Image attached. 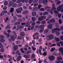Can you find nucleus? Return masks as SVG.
I'll list each match as a JSON object with an SVG mask.
<instances>
[{
	"label": "nucleus",
	"mask_w": 63,
	"mask_h": 63,
	"mask_svg": "<svg viewBox=\"0 0 63 63\" xmlns=\"http://www.w3.org/2000/svg\"><path fill=\"white\" fill-rule=\"evenodd\" d=\"M17 37V35L16 34H14L13 35H12L10 36L11 39H9V41H11V40L12 41H14L15 40V39H16Z\"/></svg>",
	"instance_id": "obj_1"
},
{
	"label": "nucleus",
	"mask_w": 63,
	"mask_h": 63,
	"mask_svg": "<svg viewBox=\"0 0 63 63\" xmlns=\"http://www.w3.org/2000/svg\"><path fill=\"white\" fill-rule=\"evenodd\" d=\"M54 38V36L52 35H49L46 37V39L48 41H50L53 39Z\"/></svg>",
	"instance_id": "obj_2"
},
{
	"label": "nucleus",
	"mask_w": 63,
	"mask_h": 63,
	"mask_svg": "<svg viewBox=\"0 0 63 63\" xmlns=\"http://www.w3.org/2000/svg\"><path fill=\"white\" fill-rule=\"evenodd\" d=\"M4 36L0 35V40H1L0 41V42L1 43H3L4 42L5 40L4 39H4Z\"/></svg>",
	"instance_id": "obj_3"
},
{
	"label": "nucleus",
	"mask_w": 63,
	"mask_h": 63,
	"mask_svg": "<svg viewBox=\"0 0 63 63\" xmlns=\"http://www.w3.org/2000/svg\"><path fill=\"white\" fill-rule=\"evenodd\" d=\"M23 8L21 7H20L19 9H17L16 11L17 12V13L19 14V13H21V11L22 10Z\"/></svg>",
	"instance_id": "obj_4"
},
{
	"label": "nucleus",
	"mask_w": 63,
	"mask_h": 63,
	"mask_svg": "<svg viewBox=\"0 0 63 63\" xmlns=\"http://www.w3.org/2000/svg\"><path fill=\"white\" fill-rule=\"evenodd\" d=\"M55 58V57H54L53 56H50L48 57L50 61H53V60H54Z\"/></svg>",
	"instance_id": "obj_5"
},
{
	"label": "nucleus",
	"mask_w": 63,
	"mask_h": 63,
	"mask_svg": "<svg viewBox=\"0 0 63 63\" xmlns=\"http://www.w3.org/2000/svg\"><path fill=\"white\" fill-rule=\"evenodd\" d=\"M56 31H61V30L58 28H56L52 31V33H54Z\"/></svg>",
	"instance_id": "obj_6"
},
{
	"label": "nucleus",
	"mask_w": 63,
	"mask_h": 63,
	"mask_svg": "<svg viewBox=\"0 0 63 63\" xmlns=\"http://www.w3.org/2000/svg\"><path fill=\"white\" fill-rule=\"evenodd\" d=\"M23 57L27 59H28L30 58V54H28L27 55H24Z\"/></svg>",
	"instance_id": "obj_7"
},
{
	"label": "nucleus",
	"mask_w": 63,
	"mask_h": 63,
	"mask_svg": "<svg viewBox=\"0 0 63 63\" xmlns=\"http://www.w3.org/2000/svg\"><path fill=\"white\" fill-rule=\"evenodd\" d=\"M55 5L54 4H52V8H51V9L52 10H55L56 9V8L55 7Z\"/></svg>",
	"instance_id": "obj_8"
},
{
	"label": "nucleus",
	"mask_w": 63,
	"mask_h": 63,
	"mask_svg": "<svg viewBox=\"0 0 63 63\" xmlns=\"http://www.w3.org/2000/svg\"><path fill=\"white\" fill-rule=\"evenodd\" d=\"M59 51L61 52L62 55H63V48L61 47L59 49Z\"/></svg>",
	"instance_id": "obj_9"
},
{
	"label": "nucleus",
	"mask_w": 63,
	"mask_h": 63,
	"mask_svg": "<svg viewBox=\"0 0 63 63\" xmlns=\"http://www.w3.org/2000/svg\"><path fill=\"white\" fill-rule=\"evenodd\" d=\"M21 56L20 55L18 56V57H17V61L18 62L20 61L21 59Z\"/></svg>",
	"instance_id": "obj_10"
},
{
	"label": "nucleus",
	"mask_w": 63,
	"mask_h": 63,
	"mask_svg": "<svg viewBox=\"0 0 63 63\" xmlns=\"http://www.w3.org/2000/svg\"><path fill=\"white\" fill-rule=\"evenodd\" d=\"M18 46H15L13 47V50L14 51H16L18 49Z\"/></svg>",
	"instance_id": "obj_11"
},
{
	"label": "nucleus",
	"mask_w": 63,
	"mask_h": 63,
	"mask_svg": "<svg viewBox=\"0 0 63 63\" xmlns=\"http://www.w3.org/2000/svg\"><path fill=\"white\" fill-rule=\"evenodd\" d=\"M52 24H50L47 27V28L48 29H51L52 28Z\"/></svg>",
	"instance_id": "obj_12"
},
{
	"label": "nucleus",
	"mask_w": 63,
	"mask_h": 63,
	"mask_svg": "<svg viewBox=\"0 0 63 63\" xmlns=\"http://www.w3.org/2000/svg\"><path fill=\"white\" fill-rule=\"evenodd\" d=\"M17 28L20 29L23 28V26H21L20 24H19L17 25Z\"/></svg>",
	"instance_id": "obj_13"
},
{
	"label": "nucleus",
	"mask_w": 63,
	"mask_h": 63,
	"mask_svg": "<svg viewBox=\"0 0 63 63\" xmlns=\"http://www.w3.org/2000/svg\"><path fill=\"white\" fill-rule=\"evenodd\" d=\"M57 60L58 61H60L61 60H62V58L61 56L58 57L57 58Z\"/></svg>",
	"instance_id": "obj_14"
},
{
	"label": "nucleus",
	"mask_w": 63,
	"mask_h": 63,
	"mask_svg": "<svg viewBox=\"0 0 63 63\" xmlns=\"http://www.w3.org/2000/svg\"><path fill=\"white\" fill-rule=\"evenodd\" d=\"M45 27V26L44 25H40V29H42L44 30V28Z\"/></svg>",
	"instance_id": "obj_15"
},
{
	"label": "nucleus",
	"mask_w": 63,
	"mask_h": 63,
	"mask_svg": "<svg viewBox=\"0 0 63 63\" xmlns=\"http://www.w3.org/2000/svg\"><path fill=\"white\" fill-rule=\"evenodd\" d=\"M14 4V3L12 1H11L9 2V7L11 6H12Z\"/></svg>",
	"instance_id": "obj_16"
},
{
	"label": "nucleus",
	"mask_w": 63,
	"mask_h": 63,
	"mask_svg": "<svg viewBox=\"0 0 63 63\" xmlns=\"http://www.w3.org/2000/svg\"><path fill=\"white\" fill-rule=\"evenodd\" d=\"M25 0H18V1H17V3H20L21 1L23 3H24V2Z\"/></svg>",
	"instance_id": "obj_17"
},
{
	"label": "nucleus",
	"mask_w": 63,
	"mask_h": 63,
	"mask_svg": "<svg viewBox=\"0 0 63 63\" xmlns=\"http://www.w3.org/2000/svg\"><path fill=\"white\" fill-rule=\"evenodd\" d=\"M55 41L57 42H59L60 41V39L59 38H57L56 37H55Z\"/></svg>",
	"instance_id": "obj_18"
},
{
	"label": "nucleus",
	"mask_w": 63,
	"mask_h": 63,
	"mask_svg": "<svg viewBox=\"0 0 63 63\" xmlns=\"http://www.w3.org/2000/svg\"><path fill=\"white\" fill-rule=\"evenodd\" d=\"M25 35V34L24 32H22L20 33V36H21L22 37L24 36Z\"/></svg>",
	"instance_id": "obj_19"
},
{
	"label": "nucleus",
	"mask_w": 63,
	"mask_h": 63,
	"mask_svg": "<svg viewBox=\"0 0 63 63\" xmlns=\"http://www.w3.org/2000/svg\"><path fill=\"white\" fill-rule=\"evenodd\" d=\"M38 20L39 21H42V20H43L41 16H40L39 17V18H38Z\"/></svg>",
	"instance_id": "obj_20"
},
{
	"label": "nucleus",
	"mask_w": 63,
	"mask_h": 63,
	"mask_svg": "<svg viewBox=\"0 0 63 63\" xmlns=\"http://www.w3.org/2000/svg\"><path fill=\"white\" fill-rule=\"evenodd\" d=\"M48 31H49L48 30V29H46L44 31V33L45 34H46V33H48Z\"/></svg>",
	"instance_id": "obj_21"
},
{
	"label": "nucleus",
	"mask_w": 63,
	"mask_h": 63,
	"mask_svg": "<svg viewBox=\"0 0 63 63\" xmlns=\"http://www.w3.org/2000/svg\"><path fill=\"white\" fill-rule=\"evenodd\" d=\"M29 12L28 11H24L23 12V14L26 15Z\"/></svg>",
	"instance_id": "obj_22"
},
{
	"label": "nucleus",
	"mask_w": 63,
	"mask_h": 63,
	"mask_svg": "<svg viewBox=\"0 0 63 63\" xmlns=\"http://www.w3.org/2000/svg\"><path fill=\"white\" fill-rule=\"evenodd\" d=\"M32 15L33 16H35L36 15V13L35 12H33L32 13Z\"/></svg>",
	"instance_id": "obj_23"
},
{
	"label": "nucleus",
	"mask_w": 63,
	"mask_h": 63,
	"mask_svg": "<svg viewBox=\"0 0 63 63\" xmlns=\"http://www.w3.org/2000/svg\"><path fill=\"white\" fill-rule=\"evenodd\" d=\"M22 21V19L21 18H19L18 20V22H19L18 23V24H20V22H21Z\"/></svg>",
	"instance_id": "obj_24"
},
{
	"label": "nucleus",
	"mask_w": 63,
	"mask_h": 63,
	"mask_svg": "<svg viewBox=\"0 0 63 63\" xmlns=\"http://www.w3.org/2000/svg\"><path fill=\"white\" fill-rule=\"evenodd\" d=\"M30 25V22H27L26 24V26H27V27H28L29 26V25Z\"/></svg>",
	"instance_id": "obj_25"
},
{
	"label": "nucleus",
	"mask_w": 63,
	"mask_h": 63,
	"mask_svg": "<svg viewBox=\"0 0 63 63\" xmlns=\"http://www.w3.org/2000/svg\"><path fill=\"white\" fill-rule=\"evenodd\" d=\"M47 8H48V9H47V11L48 12H49V11H50V10L49 9V7H47L45 8V9H47Z\"/></svg>",
	"instance_id": "obj_26"
},
{
	"label": "nucleus",
	"mask_w": 63,
	"mask_h": 63,
	"mask_svg": "<svg viewBox=\"0 0 63 63\" xmlns=\"http://www.w3.org/2000/svg\"><path fill=\"white\" fill-rule=\"evenodd\" d=\"M13 18L14 19L15 21H16L17 20V17L15 16H13Z\"/></svg>",
	"instance_id": "obj_27"
},
{
	"label": "nucleus",
	"mask_w": 63,
	"mask_h": 63,
	"mask_svg": "<svg viewBox=\"0 0 63 63\" xmlns=\"http://www.w3.org/2000/svg\"><path fill=\"white\" fill-rule=\"evenodd\" d=\"M47 2V0H44L43 1L42 3L43 4H45Z\"/></svg>",
	"instance_id": "obj_28"
},
{
	"label": "nucleus",
	"mask_w": 63,
	"mask_h": 63,
	"mask_svg": "<svg viewBox=\"0 0 63 63\" xmlns=\"http://www.w3.org/2000/svg\"><path fill=\"white\" fill-rule=\"evenodd\" d=\"M32 21L34 22V21H35L36 20V18L34 17H32Z\"/></svg>",
	"instance_id": "obj_29"
},
{
	"label": "nucleus",
	"mask_w": 63,
	"mask_h": 63,
	"mask_svg": "<svg viewBox=\"0 0 63 63\" xmlns=\"http://www.w3.org/2000/svg\"><path fill=\"white\" fill-rule=\"evenodd\" d=\"M55 49V48H52L50 50V52H51L54 51Z\"/></svg>",
	"instance_id": "obj_30"
},
{
	"label": "nucleus",
	"mask_w": 63,
	"mask_h": 63,
	"mask_svg": "<svg viewBox=\"0 0 63 63\" xmlns=\"http://www.w3.org/2000/svg\"><path fill=\"white\" fill-rule=\"evenodd\" d=\"M35 54H32L31 56V59L32 60L33 59V58H34L35 57Z\"/></svg>",
	"instance_id": "obj_31"
},
{
	"label": "nucleus",
	"mask_w": 63,
	"mask_h": 63,
	"mask_svg": "<svg viewBox=\"0 0 63 63\" xmlns=\"http://www.w3.org/2000/svg\"><path fill=\"white\" fill-rule=\"evenodd\" d=\"M4 4L5 6L7 5L8 4V2L7 1H5L4 3Z\"/></svg>",
	"instance_id": "obj_32"
},
{
	"label": "nucleus",
	"mask_w": 63,
	"mask_h": 63,
	"mask_svg": "<svg viewBox=\"0 0 63 63\" xmlns=\"http://www.w3.org/2000/svg\"><path fill=\"white\" fill-rule=\"evenodd\" d=\"M45 23H46V21L45 20H44L41 22V24H45Z\"/></svg>",
	"instance_id": "obj_33"
},
{
	"label": "nucleus",
	"mask_w": 63,
	"mask_h": 63,
	"mask_svg": "<svg viewBox=\"0 0 63 63\" xmlns=\"http://www.w3.org/2000/svg\"><path fill=\"white\" fill-rule=\"evenodd\" d=\"M41 16L42 17L43 20L46 19V17L45 16Z\"/></svg>",
	"instance_id": "obj_34"
},
{
	"label": "nucleus",
	"mask_w": 63,
	"mask_h": 63,
	"mask_svg": "<svg viewBox=\"0 0 63 63\" xmlns=\"http://www.w3.org/2000/svg\"><path fill=\"white\" fill-rule=\"evenodd\" d=\"M22 39V37L19 36H18V37L17 38V39H19V40H21Z\"/></svg>",
	"instance_id": "obj_35"
},
{
	"label": "nucleus",
	"mask_w": 63,
	"mask_h": 63,
	"mask_svg": "<svg viewBox=\"0 0 63 63\" xmlns=\"http://www.w3.org/2000/svg\"><path fill=\"white\" fill-rule=\"evenodd\" d=\"M16 16H17L19 18H21L22 17V16H21L17 14L16 15Z\"/></svg>",
	"instance_id": "obj_36"
},
{
	"label": "nucleus",
	"mask_w": 63,
	"mask_h": 63,
	"mask_svg": "<svg viewBox=\"0 0 63 63\" xmlns=\"http://www.w3.org/2000/svg\"><path fill=\"white\" fill-rule=\"evenodd\" d=\"M14 8H11V10L9 11L11 13H12V12L14 11Z\"/></svg>",
	"instance_id": "obj_37"
},
{
	"label": "nucleus",
	"mask_w": 63,
	"mask_h": 63,
	"mask_svg": "<svg viewBox=\"0 0 63 63\" xmlns=\"http://www.w3.org/2000/svg\"><path fill=\"white\" fill-rule=\"evenodd\" d=\"M17 5V4L16 3H15L14 4H13L12 5V7H16Z\"/></svg>",
	"instance_id": "obj_38"
},
{
	"label": "nucleus",
	"mask_w": 63,
	"mask_h": 63,
	"mask_svg": "<svg viewBox=\"0 0 63 63\" xmlns=\"http://www.w3.org/2000/svg\"><path fill=\"white\" fill-rule=\"evenodd\" d=\"M5 14V13H4V12L3 11H2V12H1V13L0 14V16H2L3 15Z\"/></svg>",
	"instance_id": "obj_39"
},
{
	"label": "nucleus",
	"mask_w": 63,
	"mask_h": 63,
	"mask_svg": "<svg viewBox=\"0 0 63 63\" xmlns=\"http://www.w3.org/2000/svg\"><path fill=\"white\" fill-rule=\"evenodd\" d=\"M4 51V50L3 48H2L0 50L1 52H3Z\"/></svg>",
	"instance_id": "obj_40"
},
{
	"label": "nucleus",
	"mask_w": 63,
	"mask_h": 63,
	"mask_svg": "<svg viewBox=\"0 0 63 63\" xmlns=\"http://www.w3.org/2000/svg\"><path fill=\"white\" fill-rule=\"evenodd\" d=\"M51 23H53L55 22V20L54 19H52L50 20Z\"/></svg>",
	"instance_id": "obj_41"
},
{
	"label": "nucleus",
	"mask_w": 63,
	"mask_h": 63,
	"mask_svg": "<svg viewBox=\"0 0 63 63\" xmlns=\"http://www.w3.org/2000/svg\"><path fill=\"white\" fill-rule=\"evenodd\" d=\"M60 34V32H56V35L57 36H59Z\"/></svg>",
	"instance_id": "obj_42"
},
{
	"label": "nucleus",
	"mask_w": 63,
	"mask_h": 63,
	"mask_svg": "<svg viewBox=\"0 0 63 63\" xmlns=\"http://www.w3.org/2000/svg\"><path fill=\"white\" fill-rule=\"evenodd\" d=\"M39 54L40 55H42V54L41 53V50H39Z\"/></svg>",
	"instance_id": "obj_43"
},
{
	"label": "nucleus",
	"mask_w": 63,
	"mask_h": 63,
	"mask_svg": "<svg viewBox=\"0 0 63 63\" xmlns=\"http://www.w3.org/2000/svg\"><path fill=\"white\" fill-rule=\"evenodd\" d=\"M10 26L9 25H8L6 27V29H10Z\"/></svg>",
	"instance_id": "obj_44"
},
{
	"label": "nucleus",
	"mask_w": 63,
	"mask_h": 63,
	"mask_svg": "<svg viewBox=\"0 0 63 63\" xmlns=\"http://www.w3.org/2000/svg\"><path fill=\"white\" fill-rule=\"evenodd\" d=\"M44 31V30L43 29H41L39 30V32L41 33H42V32H43Z\"/></svg>",
	"instance_id": "obj_45"
},
{
	"label": "nucleus",
	"mask_w": 63,
	"mask_h": 63,
	"mask_svg": "<svg viewBox=\"0 0 63 63\" xmlns=\"http://www.w3.org/2000/svg\"><path fill=\"white\" fill-rule=\"evenodd\" d=\"M38 0H34L33 2L34 3H36L38 2Z\"/></svg>",
	"instance_id": "obj_46"
},
{
	"label": "nucleus",
	"mask_w": 63,
	"mask_h": 63,
	"mask_svg": "<svg viewBox=\"0 0 63 63\" xmlns=\"http://www.w3.org/2000/svg\"><path fill=\"white\" fill-rule=\"evenodd\" d=\"M61 10V9L60 8H59L58 7L57 8V10L59 12Z\"/></svg>",
	"instance_id": "obj_47"
},
{
	"label": "nucleus",
	"mask_w": 63,
	"mask_h": 63,
	"mask_svg": "<svg viewBox=\"0 0 63 63\" xmlns=\"http://www.w3.org/2000/svg\"><path fill=\"white\" fill-rule=\"evenodd\" d=\"M47 54L46 52H44L43 53V56H46Z\"/></svg>",
	"instance_id": "obj_48"
},
{
	"label": "nucleus",
	"mask_w": 63,
	"mask_h": 63,
	"mask_svg": "<svg viewBox=\"0 0 63 63\" xmlns=\"http://www.w3.org/2000/svg\"><path fill=\"white\" fill-rule=\"evenodd\" d=\"M7 9V7L6 6H4L3 8V10H6V9Z\"/></svg>",
	"instance_id": "obj_49"
},
{
	"label": "nucleus",
	"mask_w": 63,
	"mask_h": 63,
	"mask_svg": "<svg viewBox=\"0 0 63 63\" xmlns=\"http://www.w3.org/2000/svg\"><path fill=\"white\" fill-rule=\"evenodd\" d=\"M60 44H61V46H63V42L60 41Z\"/></svg>",
	"instance_id": "obj_50"
},
{
	"label": "nucleus",
	"mask_w": 63,
	"mask_h": 63,
	"mask_svg": "<svg viewBox=\"0 0 63 63\" xmlns=\"http://www.w3.org/2000/svg\"><path fill=\"white\" fill-rule=\"evenodd\" d=\"M32 49L33 50L35 51V50L36 49V48H35L33 47L32 46Z\"/></svg>",
	"instance_id": "obj_51"
},
{
	"label": "nucleus",
	"mask_w": 63,
	"mask_h": 63,
	"mask_svg": "<svg viewBox=\"0 0 63 63\" xmlns=\"http://www.w3.org/2000/svg\"><path fill=\"white\" fill-rule=\"evenodd\" d=\"M48 13L47 12H46L45 13H43V15H47V14H48Z\"/></svg>",
	"instance_id": "obj_52"
},
{
	"label": "nucleus",
	"mask_w": 63,
	"mask_h": 63,
	"mask_svg": "<svg viewBox=\"0 0 63 63\" xmlns=\"http://www.w3.org/2000/svg\"><path fill=\"white\" fill-rule=\"evenodd\" d=\"M51 23V20H49L47 22V23H48V24H50Z\"/></svg>",
	"instance_id": "obj_53"
},
{
	"label": "nucleus",
	"mask_w": 63,
	"mask_h": 63,
	"mask_svg": "<svg viewBox=\"0 0 63 63\" xmlns=\"http://www.w3.org/2000/svg\"><path fill=\"white\" fill-rule=\"evenodd\" d=\"M54 13L55 14H58V12L56 10H55L54 11Z\"/></svg>",
	"instance_id": "obj_54"
},
{
	"label": "nucleus",
	"mask_w": 63,
	"mask_h": 63,
	"mask_svg": "<svg viewBox=\"0 0 63 63\" xmlns=\"http://www.w3.org/2000/svg\"><path fill=\"white\" fill-rule=\"evenodd\" d=\"M57 46H58L60 47V43L59 42H57Z\"/></svg>",
	"instance_id": "obj_55"
},
{
	"label": "nucleus",
	"mask_w": 63,
	"mask_h": 63,
	"mask_svg": "<svg viewBox=\"0 0 63 63\" xmlns=\"http://www.w3.org/2000/svg\"><path fill=\"white\" fill-rule=\"evenodd\" d=\"M33 0H29V3L31 4L32 3Z\"/></svg>",
	"instance_id": "obj_56"
},
{
	"label": "nucleus",
	"mask_w": 63,
	"mask_h": 63,
	"mask_svg": "<svg viewBox=\"0 0 63 63\" xmlns=\"http://www.w3.org/2000/svg\"><path fill=\"white\" fill-rule=\"evenodd\" d=\"M31 52V50H29V51H27V52L26 53V54H29Z\"/></svg>",
	"instance_id": "obj_57"
},
{
	"label": "nucleus",
	"mask_w": 63,
	"mask_h": 63,
	"mask_svg": "<svg viewBox=\"0 0 63 63\" xmlns=\"http://www.w3.org/2000/svg\"><path fill=\"white\" fill-rule=\"evenodd\" d=\"M61 14H58V16L59 18H60L61 17Z\"/></svg>",
	"instance_id": "obj_58"
},
{
	"label": "nucleus",
	"mask_w": 63,
	"mask_h": 63,
	"mask_svg": "<svg viewBox=\"0 0 63 63\" xmlns=\"http://www.w3.org/2000/svg\"><path fill=\"white\" fill-rule=\"evenodd\" d=\"M42 6V5H38V8L39 9Z\"/></svg>",
	"instance_id": "obj_59"
},
{
	"label": "nucleus",
	"mask_w": 63,
	"mask_h": 63,
	"mask_svg": "<svg viewBox=\"0 0 63 63\" xmlns=\"http://www.w3.org/2000/svg\"><path fill=\"white\" fill-rule=\"evenodd\" d=\"M6 35H7V38H9L10 37V34L9 33H8Z\"/></svg>",
	"instance_id": "obj_60"
},
{
	"label": "nucleus",
	"mask_w": 63,
	"mask_h": 63,
	"mask_svg": "<svg viewBox=\"0 0 63 63\" xmlns=\"http://www.w3.org/2000/svg\"><path fill=\"white\" fill-rule=\"evenodd\" d=\"M38 3H37L35 4H34V7H35V6H37L38 5Z\"/></svg>",
	"instance_id": "obj_61"
},
{
	"label": "nucleus",
	"mask_w": 63,
	"mask_h": 63,
	"mask_svg": "<svg viewBox=\"0 0 63 63\" xmlns=\"http://www.w3.org/2000/svg\"><path fill=\"white\" fill-rule=\"evenodd\" d=\"M61 3V2L60 1H58L56 4V5H58Z\"/></svg>",
	"instance_id": "obj_62"
},
{
	"label": "nucleus",
	"mask_w": 63,
	"mask_h": 63,
	"mask_svg": "<svg viewBox=\"0 0 63 63\" xmlns=\"http://www.w3.org/2000/svg\"><path fill=\"white\" fill-rule=\"evenodd\" d=\"M8 19H9L8 17H7V18H6V20H5L4 21L5 22H7V21H8Z\"/></svg>",
	"instance_id": "obj_63"
},
{
	"label": "nucleus",
	"mask_w": 63,
	"mask_h": 63,
	"mask_svg": "<svg viewBox=\"0 0 63 63\" xmlns=\"http://www.w3.org/2000/svg\"><path fill=\"white\" fill-rule=\"evenodd\" d=\"M60 39L62 40H63V36H62L60 37Z\"/></svg>",
	"instance_id": "obj_64"
}]
</instances>
